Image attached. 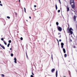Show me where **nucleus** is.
Wrapping results in <instances>:
<instances>
[{"label": "nucleus", "mask_w": 77, "mask_h": 77, "mask_svg": "<svg viewBox=\"0 0 77 77\" xmlns=\"http://www.w3.org/2000/svg\"><path fill=\"white\" fill-rule=\"evenodd\" d=\"M70 3L72 8H75V5H74V0H70Z\"/></svg>", "instance_id": "obj_1"}, {"label": "nucleus", "mask_w": 77, "mask_h": 77, "mask_svg": "<svg viewBox=\"0 0 77 77\" xmlns=\"http://www.w3.org/2000/svg\"><path fill=\"white\" fill-rule=\"evenodd\" d=\"M71 30H73L72 29V28H70V29H69V31L71 34V35H72V31H71Z\"/></svg>", "instance_id": "obj_2"}, {"label": "nucleus", "mask_w": 77, "mask_h": 77, "mask_svg": "<svg viewBox=\"0 0 77 77\" xmlns=\"http://www.w3.org/2000/svg\"><path fill=\"white\" fill-rule=\"evenodd\" d=\"M58 29L60 32H61L62 31V28L60 26H58L57 27Z\"/></svg>", "instance_id": "obj_3"}, {"label": "nucleus", "mask_w": 77, "mask_h": 77, "mask_svg": "<svg viewBox=\"0 0 77 77\" xmlns=\"http://www.w3.org/2000/svg\"><path fill=\"white\" fill-rule=\"evenodd\" d=\"M61 45L62 48H63V45H64V44H63V43H61Z\"/></svg>", "instance_id": "obj_4"}, {"label": "nucleus", "mask_w": 77, "mask_h": 77, "mask_svg": "<svg viewBox=\"0 0 77 77\" xmlns=\"http://www.w3.org/2000/svg\"><path fill=\"white\" fill-rule=\"evenodd\" d=\"M73 20L75 21V19H76V17L75 15L73 17Z\"/></svg>", "instance_id": "obj_5"}, {"label": "nucleus", "mask_w": 77, "mask_h": 77, "mask_svg": "<svg viewBox=\"0 0 77 77\" xmlns=\"http://www.w3.org/2000/svg\"><path fill=\"white\" fill-rule=\"evenodd\" d=\"M14 60L15 63H17V58H16V57H14Z\"/></svg>", "instance_id": "obj_6"}, {"label": "nucleus", "mask_w": 77, "mask_h": 77, "mask_svg": "<svg viewBox=\"0 0 77 77\" xmlns=\"http://www.w3.org/2000/svg\"><path fill=\"white\" fill-rule=\"evenodd\" d=\"M54 71H55V69H53L51 70V72L53 73L54 72Z\"/></svg>", "instance_id": "obj_7"}, {"label": "nucleus", "mask_w": 77, "mask_h": 77, "mask_svg": "<svg viewBox=\"0 0 77 77\" xmlns=\"http://www.w3.org/2000/svg\"><path fill=\"white\" fill-rule=\"evenodd\" d=\"M1 47H2V48H3L4 50L5 49V47H4V46L3 45H1Z\"/></svg>", "instance_id": "obj_8"}, {"label": "nucleus", "mask_w": 77, "mask_h": 77, "mask_svg": "<svg viewBox=\"0 0 77 77\" xmlns=\"http://www.w3.org/2000/svg\"><path fill=\"white\" fill-rule=\"evenodd\" d=\"M63 51L64 52V53H66V51H65V49L64 48L63 49Z\"/></svg>", "instance_id": "obj_9"}, {"label": "nucleus", "mask_w": 77, "mask_h": 77, "mask_svg": "<svg viewBox=\"0 0 77 77\" xmlns=\"http://www.w3.org/2000/svg\"><path fill=\"white\" fill-rule=\"evenodd\" d=\"M56 77H57V71H56Z\"/></svg>", "instance_id": "obj_10"}, {"label": "nucleus", "mask_w": 77, "mask_h": 77, "mask_svg": "<svg viewBox=\"0 0 77 77\" xmlns=\"http://www.w3.org/2000/svg\"><path fill=\"white\" fill-rule=\"evenodd\" d=\"M3 42L5 45H7V43H6V42H5V40H3Z\"/></svg>", "instance_id": "obj_11"}, {"label": "nucleus", "mask_w": 77, "mask_h": 77, "mask_svg": "<svg viewBox=\"0 0 77 77\" xmlns=\"http://www.w3.org/2000/svg\"><path fill=\"white\" fill-rule=\"evenodd\" d=\"M55 8H56V10H57V5L56 4Z\"/></svg>", "instance_id": "obj_12"}, {"label": "nucleus", "mask_w": 77, "mask_h": 77, "mask_svg": "<svg viewBox=\"0 0 77 77\" xmlns=\"http://www.w3.org/2000/svg\"><path fill=\"white\" fill-rule=\"evenodd\" d=\"M64 56L65 57H66V56H67V55L66 54H65L64 55Z\"/></svg>", "instance_id": "obj_13"}, {"label": "nucleus", "mask_w": 77, "mask_h": 77, "mask_svg": "<svg viewBox=\"0 0 77 77\" xmlns=\"http://www.w3.org/2000/svg\"><path fill=\"white\" fill-rule=\"evenodd\" d=\"M9 45H10V43H8L7 45L8 47H9Z\"/></svg>", "instance_id": "obj_14"}, {"label": "nucleus", "mask_w": 77, "mask_h": 77, "mask_svg": "<svg viewBox=\"0 0 77 77\" xmlns=\"http://www.w3.org/2000/svg\"><path fill=\"white\" fill-rule=\"evenodd\" d=\"M56 24H57V26H58V25H59V23H58V22H57Z\"/></svg>", "instance_id": "obj_15"}, {"label": "nucleus", "mask_w": 77, "mask_h": 77, "mask_svg": "<svg viewBox=\"0 0 77 77\" xmlns=\"http://www.w3.org/2000/svg\"><path fill=\"white\" fill-rule=\"evenodd\" d=\"M11 42H12V41L11 40L8 41V42H9V43H11Z\"/></svg>", "instance_id": "obj_16"}, {"label": "nucleus", "mask_w": 77, "mask_h": 77, "mask_svg": "<svg viewBox=\"0 0 77 77\" xmlns=\"http://www.w3.org/2000/svg\"><path fill=\"white\" fill-rule=\"evenodd\" d=\"M13 56H14V54H11V57H13Z\"/></svg>", "instance_id": "obj_17"}, {"label": "nucleus", "mask_w": 77, "mask_h": 77, "mask_svg": "<svg viewBox=\"0 0 77 77\" xmlns=\"http://www.w3.org/2000/svg\"><path fill=\"white\" fill-rule=\"evenodd\" d=\"M60 12V10H58V13H59V12Z\"/></svg>", "instance_id": "obj_18"}, {"label": "nucleus", "mask_w": 77, "mask_h": 77, "mask_svg": "<svg viewBox=\"0 0 77 77\" xmlns=\"http://www.w3.org/2000/svg\"><path fill=\"white\" fill-rule=\"evenodd\" d=\"M1 75L2 76V77H5V75H4V74H2Z\"/></svg>", "instance_id": "obj_19"}, {"label": "nucleus", "mask_w": 77, "mask_h": 77, "mask_svg": "<svg viewBox=\"0 0 77 77\" xmlns=\"http://www.w3.org/2000/svg\"><path fill=\"white\" fill-rule=\"evenodd\" d=\"M20 39L21 41H23V38L22 37L20 38Z\"/></svg>", "instance_id": "obj_20"}, {"label": "nucleus", "mask_w": 77, "mask_h": 77, "mask_svg": "<svg viewBox=\"0 0 77 77\" xmlns=\"http://www.w3.org/2000/svg\"><path fill=\"white\" fill-rule=\"evenodd\" d=\"M7 18H8V19H10V17H9V16H7Z\"/></svg>", "instance_id": "obj_21"}, {"label": "nucleus", "mask_w": 77, "mask_h": 77, "mask_svg": "<svg viewBox=\"0 0 77 77\" xmlns=\"http://www.w3.org/2000/svg\"><path fill=\"white\" fill-rule=\"evenodd\" d=\"M57 41H58V45H59V40H58V39H57Z\"/></svg>", "instance_id": "obj_22"}, {"label": "nucleus", "mask_w": 77, "mask_h": 77, "mask_svg": "<svg viewBox=\"0 0 77 77\" xmlns=\"http://www.w3.org/2000/svg\"><path fill=\"white\" fill-rule=\"evenodd\" d=\"M1 40H2V41H3L4 40V39H3V38H1Z\"/></svg>", "instance_id": "obj_23"}, {"label": "nucleus", "mask_w": 77, "mask_h": 77, "mask_svg": "<svg viewBox=\"0 0 77 77\" xmlns=\"http://www.w3.org/2000/svg\"><path fill=\"white\" fill-rule=\"evenodd\" d=\"M69 8H68V11H69Z\"/></svg>", "instance_id": "obj_24"}, {"label": "nucleus", "mask_w": 77, "mask_h": 77, "mask_svg": "<svg viewBox=\"0 0 77 77\" xmlns=\"http://www.w3.org/2000/svg\"><path fill=\"white\" fill-rule=\"evenodd\" d=\"M30 77H34V76H33V75H30Z\"/></svg>", "instance_id": "obj_25"}, {"label": "nucleus", "mask_w": 77, "mask_h": 77, "mask_svg": "<svg viewBox=\"0 0 77 77\" xmlns=\"http://www.w3.org/2000/svg\"><path fill=\"white\" fill-rule=\"evenodd\" d=\"M58 1H59V2H60V4H61V2H60V0H58Z\"/></svg>", "instance_id": "obj_26"}, {"label": "nucleus", "mask_w": 77, "mask_h": 77, "mask_svg": "<svg viewBox=\"0 0 77 77\" xmlns=\"http://www.w3.org/2000/svg\"><path fill=\"white\" fill-rule=\"evenodd\" d=\"M32 75H34V74H33V72H32Z\"/></svg>", "instance_id": "obj_27"}, {"label": "nucleus", "mask_w": 77, "mask_h": 77, "mask_svg": "<svg viewBox=\"0 0 77 77\" xmlns=\"http://www.w3.org/2000/svg\"><path fill=\"white\" fill-rule=\"evenodd\" d=\"M15 14L16 15V16H17V13L16 12L15 13Z\"/></svg>", "instance_id": "obj_28"}, {"label": "nucleus", "mask_w": 77, "mask_h": 77, "mask_svg": "<svg viewBox=\"0 0 77 77\" xmlns=\"http://www.w3.org/2000/svg\"><path fill=\"white\" fill-rule=\"evenodd\" d=\"M0 6H3V5H2V4H0Z\"/></svg>", "instance_id": "obj_29"}, {"label": "nucleus", "mask_w": 77, "mask_h": 77, "mask_svg": "<svg viewBox=\"0 0 77 77\" xmlns=\"http://www.w3.org/2000/svg\"><path fill=\"white\" fill-rule=\"evenodd\" d=\"M61 41H62V40H61V39H60V40H59V42H61Z\"/></svg>", "instance_id": "obj_30"}, {"label": "nucleus", "mask_w": 77, "mask_h": 77, "mask_svg": "<svg viewBox=\"0 0 77 77\" xmlns=\"http://www.w3.org/2000/svg\"><path fill=\"white\" fill-rule=\"evenodd\" d=\"M34 7L35 8H36V5H34Z\"/></svg>", "instance_id": "obj_31"}, {"label": "nucleus", "mask_w": 77, "mask_h": 77, "mask_svg": "<svg viewBox=\"0 0 77 77\" xmlns=\"http://www.w3.org/2000/svg\"><path fill=\"white\" fill-rule=\"evenodd\" d=\"M29 18H30V19H31V17H30V16H29Z\"/></svg>", "instance_id": "obj_32"}, {"label": "nucleus", "mask_w": 77, "mask_h": 77, "mask_svg": "<svg viewBox=\"0 0 77 77\" xmlns=\"http://www.w3.org/2000/svg\"><path fill=\"white\" fill-rule=\"evenodd\" d=\"M59 38H61V35H60V36H59Z\"/></svg>", "instance_id": "obj_33"}, {"label": "nucleus", "mask_w": 77, "mask_h": 77, "mask_svg": "<svg viewBox=\"0 0 77 77\" xmlns=\"http://www.w3.org/2000/svg\"><path fill=\"white\" fill-rule=\"evenodd\" d=\"M67 11H68V7H67Z\"/></svg>", "instance_id": "obj_34"}, {"label": "nucleus", "mask_w": 77, "mask_h": 77, "mask_svg": "<svg viewBox=\"0 0 77 77\" xmlns=\"http://www.w3.org/2000/svg\"><path fill=\"white\" fill-rule=\"evenodd\" d=\"M58 35H60V33H58Z\"/></svg>", "instance_id": "obj_35"}, {"label": "nucleus", "mask_w": 77, "mask_h": 77, "mask_svg": "<svg viewBox=\"0 0 77 77\" xmlns=\"http://www.w3.org/2000/svg\"><path fill=\"white\" fill-rule=\"evenodd\" d=\"M24 11H26V8H24Z\"/></svg>", "instance_id": "obj_36"}, {"label": "nucleus", "mask_w": 77, "mask_h": 77, "mask_svg": "<svg viewBox=\"0 0 77 77\" xmlns=\"http://www.w3.org/2000/svg\"><path fill=\"white\" fill-rule=\"evenodd\" d=\"M10 50H12V48H10Z\"/></svg>", "instance_id": "obj_37"}, {"label": "nucleus", "mask_w": 77, "mask_h": 77, "mask_svg": "<svg viewBox=\"0 0 77 77\" xmlns=\"http://www.w3.org/2000/svg\"><path fill=\"white\" fill-rule=\"evenodd\" d=\"M51 57L52 58H53V55H51Z\"/></svg>", "instance_id": "obj_38"}, {"label": "nucleus", "mask_w": 77, "mask_h": 77, "mask_svg": "<svg viewBox=\"0 0 77 77\" xmlns=\"http://www.w3.org/2000/svg\"><path fill=\"white\" fill-rule=\"evenodd\" d=\"M73 47H74V48H75V46H74Z\"/></svg>", "instance_id": "obj_39"}, {"label": "nucleus", "mask_w": 77, "mask_h": 77, "mask_svg": "<svg viewBox=\"0 0 77 77\" xmlns=\"http://www.w3.org/2000/svg\"><path fill=\"white\" fill-rule=\"evenodd\" d=\"M19 2L20 3V0H19Z\"/></svg>", "instance_id": "obj_40"}, {"label": "nucleus", "mask_w": 77, "mask_h": 77, "mask_svg": "<svg viewBox=\"0 0 77 77\" xmlns=\"http://www.w3.org/2000/svg\"><path fill=\"white\" fill-rule=\"evenodd\" d=\"M2 3V2H1V1H0V3Z\"/></svg>", "instance_id": "obj_41"}, {"label": "nucleus", "mask_w": 77, "mask_h": 77, "mask_svg": "<svg viewBox=\"0 0 77 77\" xmlns=\"http://www.w3.org/2000/svg\"><path fill=\"white\" fill-rule=\"evenodd\" d=\"M68 26H69V25H68Z\"/></svg>", "instance_id": "obj_42"}, {"label": "nucleus", "mask_w": 77, "mask_h": 77, "mask_svg": "<svg viewBox=\"0 0 77 77\" xmlns=\"http://www.w3.org/2000/svg\"><path fill=\"white\" fill-rule=\"evenodd\" d=\"M1 44H0V46H1Z\"/></svg>", "instance_id": "obj_43"}, {"label": "nucleus", "mask_w": 77, "mask_h": 77, "mask_svg": "<svg viewBox=\"0 0 77 77\" xmlns=\"http://www.w3.org/2000/svg\"><path fill=\"white\" fill-rule=\"evenodd\" d=\"M24 11H25V12H26V10Z\"/></svg>", "instance_id": "obj_44"}, {"label": "nucleus", "mask_w": 77, "mask_h": 77, "mask_svg": "<svg viewBox=\"0 0 77 77\" xmlns=\"http://www.w3.org/2000/svg\"><path fill=\"white\" fill-rule=\"evenodd\" d=\"M26 21H28L27 20H26Z\"/></svg>", "instance_id": "obj_45"}]
</instances>
